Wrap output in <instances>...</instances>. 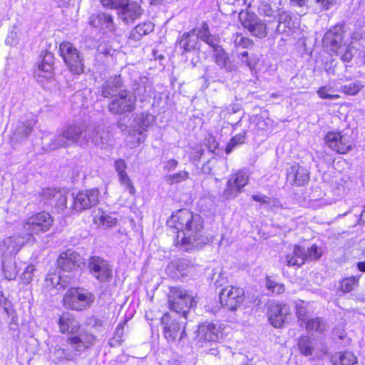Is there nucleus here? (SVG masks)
Instances as JSON below:
<instances>
[{"label": "nucleus", "mask_w": 365, "mask_h": 365, "mask_svg": "<svg viewBox=\"0 0 365 365\" xmlns=\"http://www.w3.org/2000/svg\"><path fill=\"white\" fill-rule=\"evenodd\" d=\"M167 223L176 230L175 245L185 251L199 249L208 241L203 234L202 218L189 210H178Z\"/></svg>", "instance_id": "obj_1"}, {"label": "nucleus", "mask_w": 365, "mask_h": 365, "mask_svg": "<svg viewBox=\"0 0 365 365\" xmlns=\"http://www.w3.org/2000/svg\"><path fill=\"white\" fill-rule=\"evenodd\" d=\"M96 341V336L90 333H81L78 335L68 336L64 346H56L53 356L59 362L75 361L87 349L92 346Z\"/></svg>", "instance_id": "obj_2"}, {"label": "nucleus", "mask_w": 365, "mask_h": 365, "mask_svg": "<svg viewBox=\"0 0 365 365\" xmlns=\"http://www.w3.org/2000/svg\"><path fill=\"white\" fill-rule=\"evenodd\" d=\"M94 130L78 123L68 124L48 145L49 149L56 150L76 144L83 147L89 143L91 133Z\"/></svg>", "instance_id": "obj_3"}, {"label": "nucleus", "mask_w": 365, "mask_h": 365, "mask_svg": "<svg viewBox=\"0 0 365 365\" xmlns=\"http://www.w3.org/2000/svg\"><path fill=\"white\" fill-rule=\"evenodd\" d=\"M53 222V217L46 212L31 215L22 223V232L29 242H34V235L48 231Z\"/></svg>", "instance_id": "obj_4"}, {"label": "nucleus", "mask_w": 365, "mask_h": 365, "mask_svg": "<svg viewBox=\"0 0 365 365\" xmlns=\"http://www.w3.org/2000/svg\"><path fill=\"white\" fill-rule=\"evenodd\" d=\"M197 296L179 287H173L168 295V303L172 311L181 314L186 319L189 310L196 307Z\"/></svg>", "instance_id": "obj_5"}, {"label": "nucleus", "mask_w": 365, "mask_h": 365, "mask_svg": "<svg viewBox=\"0 0 365 365\" xmlns=\"http://www.w3.org/2000/svg\"><path fill=\"white\" fill-rule=\"evenodd\" d=\"M94 300L95 296L92 292L80 287L68 289L63 299L66 307L76 311L88 309Z\"/></svg>", "instance_id": "obj_6"}, {"label": "nucleus", "mask_w": 365, "mask_h": 365, "mask_svg": "<svg viewBox=\"0 0 365 365\" xmlns=\"http://www.w3.org/2000/svg\"><path fill=\"white\" fill-rule=\"evenodd\" d=\"M59 53L72 73L80 75L84 72V58L72 43L62 42L59 46Z\"/></svg>", "instance_id": "obj_7"}, {"label": "nucleus", "mask_w": 365, "mask_h": 365, "mask_svg": "<svg viewBox=\"0 0 365 365\" xmlns=\"http://www.w3.org/2000/svg\"><path fill=\"white\" fill-rule=\"evenodd\" d=\"M135 105L136 96L133 92L123 89L110 99L108 110L114 115H124L132 113L135 109Z\"/></svg>", "instance_id": "obj_8"}, {"label": "nucleus", "mask_w": 365, "mask_h": 365, "mask_svg": "<svg viewBox=\"0 0 365 365\" xmlns=\"http://www.w3.org/2000/svg\"><path fill=\"white\" fill-rule=\"evenodd\" d=\"M88 269L91 274L101 283L109 282L113 277L112 265L100 257L93 256L89 259Z\"/></svg>", "instance_id": "obj_9"}, {"label": "nucleus", "mask_w": 365, "mask_h": 365, "mask_svg": "<svg viewBox=\"0 0 365 365\" xmlns=\"http://www.w3.org/2000/svg\"><path fill=\"white\" fill-rule=\"evenodd\" d=\"M239 19L242 26L247 29L252 35L258 38H264L267 35L266 24L255 14L241 11Z\"/></svg>", "instance_id": "obj_10"}, {"label": "nucleus", "mask_w": 365, "mask_h": 365, "mask_svg": "<svg viewBox=\"0 0 365 365\" xmlns=\"http://www.w3.org/2000/svg\"><path fill=\"white\" fill-rule=\"evenodd\" d=\"M344 29L341 25L335 26L327 31L323 37L324 47L329 51L336 53L341 48H344Z\"/></svg>", "instance_id": "obj_11"}, {"label": "nucleus", "mask_w": 365, "mask_h": 365, "mask_svg": "<svg viewBox=\"0 0 365 365\" xmlns=\"http://www.w3.org/2000/svg\"><path fill=\"white\" fill-rule=\"evenodd\" d=\"M29 241L25 235H14L0 241V254L3 258L14 257L21 248Z\"/></svg>", "instance_id": "obj_12"}, {"label": "nucleus", "mask_w": 365, "mask_h": 365, "mask_svg": "<svg viewBox=\"0 0 365 365\" xmlns=\"http://www.w3.org/2000/svg\"><path fill=\"white\" fill-rule=\"evenodd\" d=\"M99 192L98 189H91L81 191L73 197V209L81 212L89 209L98 203Z\"/></svg>", "instance_id": "obj_13"}, {"label": "nucleus", "mask_w": 365, "mask_h": 365, "mask_svg": "<svg viewBox=\"0 0 365 365\" xmlns=\"http://www.w3.org/2000/svg\"><path fill=\"white\" fill-rule=\"evenodd\" d=\"M219 297L222 306L234 311L243 302L244 290L233 286L227 287L222 289Z\"/></svg>", "instance_id": "obj_14"}, {"label": "nucleus", "mask_w": 365, "mask_h": 365, "mask_svg": "<svg viewBox=\"0 0 365 365\" xmlns=\"http://www.w3.org/2000/svg\"><path fill=\"white\" fill-rule=\"evenodd\" d=\"M289 307L286 304L271 303L268 309V318L275 328L282 327L291 319Z\"/></svg>", "instance_id": "obj_15"}, {"label": "nucleus", "mask_w": 365, "mask_h": 365, "mask_svg": "<svg viewBox=\"0 0 365 365\" xmlns=\"http://www.w3.org/2000/svg\"><path fill=\"white\" fill-rule=\"evenodd\" d=\"M249 176L246 172L239 171L232 175L227 182L224 197L232 200L237 197L242 189L248 183Z\"/></svg>", "instance_id": "obj_16"}, {"label": "nucleus", "mask_w": 365, "mask_h": 365, "mask_svg": "<svg viewBox=\"0 0 365 365\" xmlns=\"http://www.w3.org/2000/svg\"><path fill=\"white\" fill-rule=\"evenodd\" d=\"M298 347L300 353L304 356L314 355L317 358L324 356L327 353V348L322 343H318L315 339L307 336H302L298 340Z\"/></svg>", "instance_id": "obj_17"}, {"label": "nucleus", "mask_w": 365, "mask_h": 365, "mask_svg": "<svg viewBox=\"0 0 365 365\" xmlns=\"http://www.w3.org/2000/svg\"><path fill=\"white\" fill-rule=\"evenodd\" d=\"M220 328L211 322L201 324L197 329L196 339L200 346H203L208 343L216 342L219 339Z\"/></svg>", "instance_id": "obj_18"}, {"label": "nucleus", "mask_w": 365, "mask_h": 365, "mask_svg": "<svg viewBox=\"0 0 365 365\" xmlns=\"http://www.w3.org/2000/svg\"><path fill=\"white\" fill-rule=\"evenodd\" d=\"M326 144L333 150L344 154L351 148L349 137L339 132H329L325 136Z\"/></svg>", "instance_id": "obj_19"}, {"label": "nucleus", "mask_w": 365, "mask_h": 365, "mask_svg": "<svg viewBox=\"0 0 365 365\" xmlns=\"http://www.w3.org/2000/svg\"><path fill=\"white\" fill-rule=\"evenodd\" d=\"M54 57L50 52H45L41 56V60L38 63L37 69L35 71V77L38 81H41L43 78L48 79L53 76Z\"/></svg>", "instance_id": "obj_20"}, {"label": "nucleus", "mask_w": 365, "mask_h": 365, "mask_svg": "<svg viewBox=\"0 0 365 365\" xmlns=\"http://www.w3.org/2000/svg\"><path fill=\"white\" fill-rule=\"evenodd\" d=\"M170 320V315L165 314L162 317V323L165 324L164 335L169 341H175L178 337L182 339L185 335V327H182V331H180L182 326L181 323L173 320L170 324H168Z\"/></svg>", "instance_id": "obj_21"}, {"label": "nucleus", "mask_w": 365, "mask_h": 365, "mask_svg": "<svg viewBox=\"0 0 365 365\" xmlns=\"http://www.w3.org/2000/svg\"><path fill=\"white\" fill-rule=\"evenodd\" d=\"M309 179L307 170L299 164H294L287 169V180L291 185L302 186Z\"/></svg>", "instance_id": "obj_22"}, {"label": "nucleus", "mask_w": 365, "mask_h": 365, "mask_svg": "<svg viewBox=\"0 0 365 365\" xmlns=\"http://www.w3.org/2000/svg\"><path fill=\"white\" fill-rule=\"evenodd\" d=\"M142 12V9L136 2L129 1L118 10V16L124 23L132 24L140 17Z\"/></svg>", "instance_id": "obj_23"}, {"label": "nucleus", "mask_w": 365, "mask_h": 365, "mask_svg": "<svg viewBox=\"0 0 365 365\" xmlns=\"http://www.w3.org/2000/svg\"><path fill=\"white\" fill-rule=\"evenodd\" d=\"M88 22L91 26L103 30L114 31L115 29L112 15L106 12H98L91 15Z\"/></svg>", "instance_id": "obj_24"}, {"label": "nucleus", "mask_w": 365, "mask_h": 365, "mask_svg": "<svg viewBox=\"0 0 365 365\" xmlns=\"http://www.w3.org/2000/svg\"><path fill=\"white\" fill-rule=\"evenodd\" d=\"M80 261V255L76 252L68 250L60 255L57 263L61 269L71 272L79 266Z\"/></svg>", "instance_id": "obj_25"}, {"label": "nucleus", "mask_w": 365, "mask_h": 365, "mask_svg": "<svg viewBox=\"0 0 365 365\" xmlns=\"http://www.w3.org/2000/svg\"><path fill=\"white\" fill-rule=\"evenodd\" d=\"M59 330L63 334H75L78 331L80 324L72 314L63 313L58 319Z\"/></svg>", "instance_id": "obj_26"}, {"label": "nucleus", "mask_w": 365, "mask_h": 365, "mask_svg": "<svg viewBox=\"0 0 365 365\" xmlns=\"http://www.w3.org/2000/svg\"><path fill=\"white\" fill-rule=\"evenodd\" d=\"M123 86V81L120 76L110 77L101 86V95L104 98H110L117 95Z\"/></svg>", "instance_id": "obj_27"}, {"label": "nucleus", "mask_w": 365, "mask_h": 365, "mask_svg": "<svg viewBox=\"0 0 365 365\" xmlns=\"http://www.w3.org/2000/svg\"><path fill=\"white\" fill-rule=\"evenodd\" d=\"M178 46L182 50V53L194 50H199L200 47L198 37L194 31L184 33L178 40Z\"/></svg>", "instance_id": "obj_28"}, {"label": "nucleus", "mask_w": 365, "mask_h": 365, "mask_svg": "<svg viewBox=\"0 0 365 365\" xmlns=\"http://www.w3.org/2000/svg\"><path fill=\"white\" fill-rule=\"evenodd\" d=\"M306 259L307 255L304 248L299 245H295L293 253L286 256L285 262L289 267H299L304 264Z\"/></svg>", "instance_id": "obj_29"}, {"label": "nucleus", "mask_w": 365, "mask_h": 365, "mask_svg": "<svg viewBox=\"0 0 365 365\" xmlns=\"http://www.w3.org/2000/svg\"><path fill=\"white\" fill-rule=\"evenodd\" d=\"M87 128H92L95 130L91 133L89 142L93 143L96 147L103 148L107 145L108 142L106 138L107 133L99 125H87Z\"/></svg>", "instance_id": "obj_30"}, {"label": "nucleus", "mask_w": 365, "mask_h": 365, "mask_svg": "<svg viewBox=\"0 0 365 365\" xmlns=\"http://www.w3.org/2000/svg\"><path fill=\"white\" fill-rule=\"evenodd\" d=\"M2 272L4 278L8 280L16 279L19 269L14 257L2 259Z\"/></svg>", "instance_id": "obj_31"}, {"label": "nucleus", "mask_w": 365, "mask_h": 365, "mask_svg": "<svg viewBox=\"0 0 365 365\" xmlns=\"http://www.w3.org/2000/svg\"><path fill=\"white\" fill-rule=\"evenodd\" d=\"M331 360L334 365H354L356 357L353 352L339 351L332 355Z\"/></svg>", "instance_id": "obj_32"}, {"label": "nucleus", "mask_w": 365, "mask_h": 365, "mask_svg": "<svg viewBox=\"0 0 365 365\" xmlns=\"http://www.w3.org/2000/svg\"><path fill=\"white\" fill-rule=\"evenodd\" d=\"M340 92L339 87L336 84H328L320 87L317 93L322 99L336 100L340 98L338 93Z\"/></svg>", "instance_id": "obj_33"}, {"label": "nucleus", "mask_w": 365, "mask_h": 365, "mask_svg": "<svg viewBox=\"0 0 365 365\" xmlns=\"http://www.w3.org/2000/svg\"><path fill=\"white\" fill-rule=\"evenodd\" d=\"M277 21V31L278 33H285L294 26V21L292 15L287 11H282L279 14Z\"/></svg>", "instance_id": "obj_34"}, {"label": "nucleus", "mask_w": 365, "mask_h": 365, "mask_svg": "<svg viewBox=\"0 0 365 365\" xmlns=\"http://www.w3.org/2000/svg\"><path fill=\"white\" fill-rule=\"evenodd\" d=\"M215 52V63L222 68L232 72L234 70V66L230 64L229 57L224 49L220 47L217 48Z\"/></svg>", "instance_id": "obj_35"}, {"label": "nucleus", "mask_w": 365, "mask_h": 365, "mask_svg": "<svg viewBox=\"0 0 365 365\" xmlns=\"http://www.w3.org/2000/svg\"><path fill=\"white\" fill-rule=\"evenodd\" d=\"M154 25L151 22L140 24L133 29L129 36V38L134 41H139L140 38L153 31Z\"/></svg>", "instance_id": "obj_36"}, {"label": "nucleus", "mask_w": 365, "mask_h": 365, "mask_svg": "<svg viewBox=\"0 0 365 365\" xmlns=\"http://www.w3.org/2000/svg\"><path fill=\"white\" fill-rule=\"evenodd\" d=\"M140 81L141 83L133 88V93L135 96H138L140 98V101H143L151 96L153 88L149 83H147L148 79L146 78H142Z\"/></svg>", "instance_id": "obj_37"}, {"label": "nucleus", "mask_w": 365, "mask_h": 365, "mask_svg": "<svg viewBox=\"0 0 365 365\" xmlns=\"http://www.w3.org/2000/svg\"><path fill=\"white\" fill-rule=\"evenodd\" d=\"M327 327L325 322L318 317L309 320L306 324V329L310 333L322 334Z\"/></svg>", "instance_id": "obj_38"}, {"label": "nucleus", "mask_w": 365, "mask_h": 365, "mask_svg": "<svg viewBox=\"0 0 365 365\" xmlns=\"http://www.w3.org/2000/svg\"><path fill=\"white\" fill-rule=\"evenodd\" d=\"M93 222L98 226L111 227L115 225L117 219L111 215H107L104 212H102L101 214L94 216Z\"/></svg>", "instance_id": "obj_39"}, {"label": "nucleus", "mask_w": 365, "mask_h": 365, "mask_svg": "<svg viewBox=\"0 0 365 365\" xmlns=\"http://www.w3.org/2000/svg\"><path fill=\"white\" fill-rule=\"evenodd\" d=\"M361 275L353 276L343 279L340 282V290L344 293H348L359 285V281Z\"/></svg>", "instance_id": "obj_40"}, {"label": "nucleus", "mask_w": 365, "mask_h": 365, "mask_svg": "<svg viewBox=\"0 0 365 365\" xmlns=\"http://www.w3.org/2000/svg\"><path fill=\"white\" fill-rule=\"evenodd\" d=\"M363 87L364 86L359 81H355L341 86L339 87V90L340 92L346 95L355 96L362 89Z\"/></svg>", "instance_id": "obj_41"}, {"label": "nucleus", "mask_w": 365, "mask_h": 365, "mask_svg": "<svg viewBox=\"0 0 365 365\" xmlns=\"http://www.w3.org/2000/svg\"><path fill=\"white\" fill-rule=\"evenodd\" d=\"M36 124L35 120H29L26 123H21L16 128L14 135L20 138L27 137Z\"/></svg>", "instance_id": "obj_42"}, {"label": "nucleus", "mask_w": 365, "mask_h": 365, "mask_svg": "<svg viewBox=\"0 0 365 365\" xmlns=\"http://www.w3.org/2000/svg\"><path fill=\"white\" fill-rule=\"evenodd\" d=\"M154 121V117L150 113H142L136 116L135 122L136 125L143 130L147 129L152 125Z\"/></svg>", "instance_id": "obj_43"}, {"label": "nucleus", "mask_w": 365, "mask_h": 365, "mask_svg": "<svg viewBox=\"0 0 365 365\" xmlns=\"http://www.w3.org/2000/svg\"><path fill=\"white\" fill-rule=\"evenodd\" d=\"M189 178L190 173L185 170L165 176L166 181L170 185L180 183L187 180Z\"/></svg>", "instance_id": "obj_44"}, {"label": "nucleus", "mask_w": 365, "mask_h": 365, "mask_svg": "<svg viewBox=\"0 0 365 365\" xmlns=\"http://www.w3.org/2000/svg\"><path fill=\"white\" fill-rule=\"evenodd\" d=\"M245 135L246 133L243 132L232 138L226 146L225 153L230 154L237 145L243 144L246 138Z\"/></svg>", "instance_id": "obj_45"}, {"label": "nucleus", "mask_w": 365, "mask_h": 365, "mask_svg": "<svg viewBox=\"0 0 365 365\" xmlns=\"http://www.w3.org/2000/svg\"><path fill=\"white\" fill-rule=\"evenodd\" d=\"M58 192V191L56 190L55 189H43L41 192V200L43 201L44 204H48L53 206V202L56 201V197Z\"/></svg>", "instance_id": "obj_46"}, {"label": "nucleus", "mask_w": 365, "mask_h": 365, "mask_svg": "<svg viewBox=\"0 0 365 365\" xmlns=\"http://www.w3.org/2000/svg\"><path fill=\"white\" fill-rule=\"evenodd\" d=\"M124 331V324H119L115 328L114 336L110 339L108 344L110 346L115 347L119 346L123 341V336Z\"/></svg>", "instance_id": "obj_47"}, {"label": "nucleus", "mask_w": 365, "mask_h": 365, "mask_svg": "<svg viewBox=\"0 0 365 365\" xmlns=\"http://www.w3.org/2000/svg\"><path fill=\"white\" fill-rule=\"evenodd\" d=\"M36 272L37 269L34 264H30L27 265L21 275V280L22 283L29 284L33 280Z\"/></svg>", "instance_id": "obj_48"}, {"label": "nucleus", "mask_w": 365, "mask_h": 365, "mask_svg": "<svg viewBox=\"0 0 365 365\" xmlns=\"http://www.w3.org/2000/svg\"><path fill=\"white\" fill-rule=\"evenodd\" d=\"M354 51L355 48L354 47L346 43L344 45V48L340 49L339 52H336L335 54L336 56H339L343 61L349 62L354 56Z\"/></svg>", "instance_id": "obj_49"}, {"label": "nucleus", "mask_w": 365, "mask_h": 365, "mask_svg": "<svg viewBox=\"0 0 365 365\" xmlns=\"http://www.w3.org/2000/svg\"><path fill=\"white\" fill-rule=\"evenodd\" d=\"M253 200L262 202L266 206L267 208L269 209L272 206H277L278 201L275 199H271L266 195L261 194H256L252 196Z\"/></svg>", "instance_id": "obj_50"}, {"label": "nucleus", "mask_w": 365, "mask_h": 365, "mask_svg": "<svg viewBox=\"0 0 365 365\" xmlns=\"http://www.w3.org/2000/svg\"><path fill=\"white\" fill-rule=\"evenodd\" d=\"M266 287L268 290L271 291L274 294H282L285 291V287L284 284L277 283L270 279L269 277H267L266 279Z\"/></svg>", "instance_id": "obj_51"}, {"label": "nucleus", "mask_w": 365, "mask_h": 365, "mask_svg": "<svg viewBox=\"0 0 365 365\" xmlns=\"http://www.w3.org/2000/svg\"><path fill=\"white\" fill-rule=\"evenodd\" d=\"M101 4L108 9L119 10L121 7L126 5L129 0H100Z\"/></svg>", "instance_id": "obj_52"}, {"label": "nucleus", "mask_w": 365, "mask_h": 365, "mask_svg": "<svg viewBox=\"0 0 365 365\" xmlns=\"http://www.w3.org/2000/svg\"><path fill=\"white\" fill-rule=\"evenodd\" d=\"M253 123L259 130H266L271 125V120L262 115H256L253 118Z\"/></svg>", "instance_id": "obj_53"}, {"label": "nucleus", "mask_w": 365, "mask_h": 365, "mask_svg": "<svg viewBox=\"0 0 365 365\" xmlns=\"http://www.w3.org/2000/svg\"><path fill=\"white\" fill-rule=\"evenodd\" d=\"M232 38L236 47L247 48L252 43V40L240 34H235Z\"/></svg>", "instance_id": "obj_54"}, {"label": "nucleus", "mask_w": 365, "mask_h": 365, "mask_svg": "<svg viewBox=\"0 0 365 365\" xmlns=\"http://www.w3.org/2000/svg\"><path fill=\"white\" fill-rule=\"evenodd\" d=\"M46 287H55L56 289H60L63 287L61 284V277L58 274H48L46 279Z\"/></svg>", "instance_id": "obj_55"}, {"label": "nucleus", "mask_w": 365, "mask_h": 365, "mask_svg": "<svg viewBox=\"0 0 365 365\" xmlns=\"http://www.w3.org/2000/svg\"><path fill=\"white\" fill-rule=\"evenodd\" d=\"M120 184L128 190L131 195H134L136 190L133 184V182L128 175L118 178Z\"/></svg>", "instance_id": "obj_56"}, {"label": "nucleus", "mask_w": 365, "mask_h": 365, "mask_svg": "<svg viewBox=\"0 0 365 365\" xmlns=\"http://www.w3.org/2000/svg\"><path fill=\"white\" fill-rule=\"evenodd\" d=\"M258 11L261 14H264L267 16H272L274 14V9L271 4L265 0H262L260 1Z\"/></svg>", "instance_id": "obj_57"}, {"label": "nucleus", "mask_w": 365, "mask_h": 365, "mask_svg": "<svg viewBox=\"0 0 365 365\" xmlns=\"http://www.w3.org/2000/svg\"><path fill=\"white\" fill-rule=\"evenodd\" d=\"M115 170L118 173V178L128 175L126 173L127 164L123 159H118L114 164Z\"/></svg>", "instance_id": "obj_58"}, {"label": "nucleus", "mask_w": 365, "mask_h": 365, "mask_svg": "<svg viewBox=\"0 0 365 365\" xmlns=\"http://www.w3.org/2000/svg\"><path fill=\"white\" fill-rule=\"evenodd\" d=\"M67 198L61 192L58 191L56 194V201L53 202V205L58 210L63 211L66 207Z\"/></svg>", "instance_id": "obj_59"}, {"label": "nucleus", "mask_w": 365, "mask_h": 365, "mask_svg": "<svg viewBox=\"0 0 365 365\" xmlns=\"http://www.w3.org/2000/svg\"><path fill=\"white\" fill-rule=\"evenodd\" d=\"M195 35L198 37V40L200 39L204 41L210 35L207 24L203 22Z\"/></svg>", "instance_id": "obj_60"}, {"label": "nucleus", "mask_w": 365, "mask_h": 365, "mask_svg": "<svg viewBox=\"0 0 365 365\" xmlns=\"http://www.w3.org/2000/svg\"><path fill=\"white\" fill-rule=\"evenodd\" d=\"M204 42H205L210 47H212L213 48V51H215L217 48L221 47L219 46L220 38L218 36L215 35L210 34L206 38V39L204 40Z\"/></svg>", "instance_id": "obj_61"}, {"label": "nucleus", "mask_w": 365, "mask_h": 365, "mask_svg": "<svg viewBox=\"0 0 365 365\" xmlns=\"http://www.w3.org/2000/svg\"><path fill=\"white\" fill-rule=\"evenodd\" d=\"M242 63H245L250 70L252 72L258 62V58L255 55L249 56L241 61Z\"/></svg>", "instance_id": "obj_62"}, {"label": "nucleus", "mask_w": 365, "mask_h": 365, "mask_svg": "<svg viewBox=\"0 0 365 365\" xmlns=\"http://www.w3.org/2000/svg\"><path fill=\"white\" fill-rule=\"evenodd\" d=\"M307 258L312 259H318L321 257V252H319L317 246L312 245L306 251Z\"/></svg>", "instance_id": "obj_63"}, {"label": "nucleus", "mask_w": 365, "mask_h": 365, "mask_svg": "<svg viewBox=\"0 0 365 365\" xmlns=\"http://www.w3.org/2000/svg\"><path fill=\"white\" fill-rule=\"evenodd\" d=\"M178 165V160L175 159H170L165 162L164 170L168 172H171L174 170Z\"/></svg>", "instance_id": "obj_64"}]
</instances>
